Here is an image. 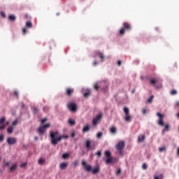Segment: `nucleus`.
<instances>
[{"label": "nucleus", "mask_w": 179, "mask_h": 179, "mask_svg": "<svg viewBox=\"0 0 179 179\" xmlns=\"http://www.w3.org/2000/svg\"><path fill=\"white\" fill-rule=\"evenodd\" d=\"M5 121H6V119L5 118V117H2L0 119V129H1V131H2V129H5V127H6V125H5Z\"/></svg>", "instance_id": "11"}, {"label": "nucleus", "mask_w": 179, "mask_h": 179, "mask_svg": "<svg viewBox=\"0 0 179 179\" xmlns=\"http://www.w3.org/2000/svg\"><path fill=\"white\" fill-rule=\"evenodd\" d=\"M68 165H69L68 162H63V163L60 164L59 169L61 170H65V169H66V167H68Z\"/></svg>", "instance_id": "16"}, {"label": "nucleus", "mask_w": 179, "mask_h": 179, "mask_svg": "<svg viewBox=\"0 0 179 179\" xmlns=\"http://www.w3.org/2000/svg\"><path fill=\"white\" fill-rule=\"evenodd\" d=\"M177 153H178V156H179V148H178V152H177Z\"/></svg>", "instance_id": "59"}, {"label": "nucleus", "mask_w": 179, "mask_h": 179, "mask_svg": "<svg viewBox=\"0 0 179 179\" xmlns=\"http://www.w3.org/2000/svg\"><path fill=\"white\" fill-rule=\"evenodd\" d=\"M8 19L11 22H15V20H16V16H15L13 15H10L8 16Z\"/></svg>", "instance_id": "24"}, {"label": "nucleus", "mask_w": 179, "mask_h": 179, "mask_svg": "<svg viewBox=\"0 0 179 179\" xmlns=\"http://www.w3.org/2000/svg\"><path fill=\"white\" fill-rule=\"evenodd\" d=\"M164 176H163V174L154 176V179H164Z\"/></svg>", "instance_id": "23"}, {"label": "nucleus", "mask_w": 179, "mask_h": 179, "mask_svg": "<svg viewBox=\"0 0 179 179\" xmlns=\"http://www.w3.org/2000/svg\"><path fill=\"white\" fill-rule=\"evenodd\" d=\"M101 84L103 85V90H107L108 83L107 82L103 81V82L101 83Z\"/></svg>", "instance_id": "29"}, {"label": "nucleus", "mask_w": 179, "mask_h": 179, "mask_svg": "<svg viewBox=\"0 0 179 179\" xmlns=\"http://www.w3.org/2000/svg\"><path fill=\"white\" fill-rule=\"evenodd\" d=\"M116 174L117 175V176H120V174H121V169H117V172H116Z\"/></svg>", "instance_id": "46"}, {"label": "nucleus", "mask_w": 179, "mask_h": 179, "mask_svg": "<svg viewBox=\"0 0 179 179\" xmlns=\"http://www.w3.org/2000/svg\"><path fill=\"white\" fill-rule=\"evenodd\" d=\"M25 27H27V28H28V29H31V27H33V24L31 23V22L27 21V22H26Z\"/></svg>", "instance_id": "21"}, {"label": "nucleus", "mask_w": 179, "mask_h": 179, "mask_svg": "<svg viewBox=\"0 0 179 179\" xmlns=\"http://www.w3.org/2000/svg\"><path fill=\"white\" fill-rule=\"evenodd\" d=\"M171 94H172V96H174L175 94H177V90H172V91L171 92Z\"/></svg>", "instance_id": "38"}, {"label": "nucleus", "mask_w": 179, "mask_h": 179, "mask_svg": "<svg viewBox=\"0 0 179 179\" xmlns=\"http://www.w3.org/2000/svg\"><path fill=\"white\" fill-rule=\"evenodd\" d=\"M24 18H25V19H29V15H27V14H26V15H24Z\"/></svg>", "instance_id": "55"}, {"label": "nucleus", "mask_w": 179, "mask_h": 179, "mask_svg": "<svg viewBox=\"0 0 179 179\" xmlns=\"http://www.w3.org/2000/svg\"><path fill=\"white\" fill-rule=\"evenodd\" d=\"M27 28L25 27L23 29H22V33L23 34H27Z\"/></svg>", "instance_id": "39"}, {"label": "nucleus", "mask_w": 179, "mask_h": 179, "mask_svg": "<svg viewBox=\"0 0 179 179\" xmlns=\"http://www.w3.org/2000/svg\"><path fill=\"white\" fill-rule=\"evenodd\" d=\"M32 110H33L34 114H37V113H38V108H37L36 107H34L32 108Z\"/></svg>", "instance_id": "34"}, {"label": "nucleus", "mask_w": 179, "mask_h": 179, "mask_svg": "<svg viewBox=\"0 0 179 179\" xmlns=\"http://www.w3.org/2000/svg\"><path fill=\"white\" fill-rule=\"evenodd\" d=\"M73 94V89L69 88V89L66 90L67 96H72Z\"/></svg>", "instance_id": "19"}, {"label": "nucleus", "mask_w": 179, "mask_h": 179, "mask_svg": "<svg viewBox=\"0 0 179 179\" xmlns=\"http://www.w3.org/2000/svg\"><path fill=\"white\" fill-rule=\"evenodd\" d=\"M50 124L49 123L40 127L38 129L39 135H43V134L45 132V129H47V128H50Z\"/></svg>", "instance_id": "8"}, {"label": "nucleus", "mask_w": 179, "mask_h": 179, "mask_svg": "<svg viewBox=\"0 0 179 179\" xmlns=\"http://www.w3.org/2000/svg\"><path fill=\"white\" fill-rule=\"evenodd\" d=\"M94 87L95 90H99V89H100V86L97 83L94 84Z\"/></svg>", "instance_id": "35"}, {"label": "nucleus", "mask_w": 179, "mask_h": 179, "mask_svg": "<svg viewBox=\"0 0 179 179\" xmlns=\"http://www.w3.org/2000/svg\"><path fill=\"white\" fill-rule=\"evenodd\" d=\"M91 145L92 141L90 140H87L85 147L87 148V150H90V149H92Z\"/></svg>", "instance_id": "18"}, {"label": "nucleus", "mask_w": 179, "mask_h": 179, "mask_svg": "<svg viewBox=\"0 0 179 179\" xmlns=\"http://www.w3.org/2000/svg\"><path fill=\"white\" fill-rule=\"evenodd\" d=\"M90 96V91L84 93V97H89Z\"/></svg>", "instance_id": "36"}, {"label": "nucleus", "mask_w": 179, "mask_h": 179, "mask_svg": "<svg viewBox=\"0 0 179 179\" xmlns=\"http://www.w3.org/2000/svg\"><path fill=\"white\" fill-rule=\"evenodd\" d=\"M38 164H40V166H42V164H44V163H45V159L41 158L38 159Z\"/></svg>", "instance_id": "27"}, {"label": "nucleus", "mask_w": 179, "mask_h": 179, "mask_svg": "<svg viewBox=\"0 0 179 179\" xmlns=\"http://www.w3.org/2000/svg\"><path fill=\"white\" fill-rule=\"evenodd\" d=\"M69 124H70V125H76V122L75 121V120L73 119H70L69 120Z\"/></svg>", "instance_id": "28"}, {"label": "nucleus", "mask_w": 179, "mask_h": 179, "mask_svg": "<svg viewBox=\"0 0 179 179\" xmlns=\"http://www.w3.org/2000/svg\"><path fill=\"white\" fill-rule=\"evenodd\" d=\"M122 64V62H121V60H119L118 62H117V65L119 66H121V64Z\"/></svg>", "instance_id": "50"}, {"label": "nucleus", "mask_w": 179, "mask_h": 179, "mask_svg": "<svg viewBox=\"0 0 179 179\" xmlns=\"http://www.w3.org/2000/svg\"><path fill=\"white\" fill-rule=\"evenodd\" d=\"M16 142H17V140H16V138L15 137H8L7 138V143L8 145H15Z\"/></svg>", "instance_id": "12"}, {"label": "nucleus", "mask_w": 179, "mask_h": 179, "mask_svg": "<svg viewBox=\"0 0 179 179\" xmlns=\"http://www.w3.org/2000/svg\"><path fill=\"white\" fill-rule=\"evenodd\" d=\"M96 156H99V157H100V156H101V151H98L96 153Z\"/></svg>", "instance_id": "45"}, {"label": "nucleus", "mask_w": 179, "mask_h": 179, "mask_svg": "<svg viewBox=\"0 0 179 179\" xmlns=\"http://www.w3.org/2000/svg\"><path fill=\"white\" fill-rule=\"evenodd\" d=\"M57 16H59V13H57Z\"/></svg>", "instance_id": "63"}, {"label": "nucleus", "mask_w": 179, "mask_h": 179, "mask_svg": "<svg viewBox=\"0 0 179 179\" xmlns=\"http://www.w3.org/2000/svg\"><path fill=\"white\" fill-rule=\"evenodd\" d=\"M132 29V26H131V24L125 22L123 23V27L120 29L119 31V34L120 36H124L125 34V31H130V30Z\"/></svg>", "instance_id": "3"}, {"label": "nucleus", "mask_w": 179, "mask_h": 179, "mask_svg": "<svg viewBox=\"0 0 179 179\" xmlns=\"http://www.w3.org/2000/svg\"><path fill=\"white\" fill-rule=\"evenodd\" d=\"M19 122L17 120H15L14 122H13V125H17V123Z\"/></svg>", "instance_id": "48"}, {"label": "nucleus", "mask_w": 179, "mask_h": 179, "mask_svg": "<svg viewBox=\"0 0 179 179\" xmlns=\"http://www.w3.org/2000/svg\"><path fill=\"white\" fill-rule=\"evenodd\" d=\"M96 55H97L102 62L106 59V56H104V54L101 52H96Z\"/></svg>", "instance_id": "15"}, {"label": "nucleus", "mask_w": 179, "mask_h": 179, "mask_svg": "<svg viewBox=\"0 0 179 179\" xmlns=\"http://www.w3.org/2000/svg\"><path fill=\"white\" fill-rule=\"evenodd\" d=\"M76 135V132L75 131H73L71 136V138H75Z\"/></svg>", "instance_id": "41"}, {"label": "nucleus", "mask_w": 179, "mask_h": 179, "mask_svg": "<svg viewBox=\"0 0 179 179\" xmlns=\"http://www.w3.org/2000/svg\"><path fill=\"white\" fill-rule=\"evenodd\" d=\"M67 108L71 113H76L78 111V105L75 102H70L67 103Z\"/></svg>", "instance_id": "4"}, {"label": "nucleus", "mask_w": 179, "mask_h": 179, "mask_svg": "<svg viewBox=\"0 0 179 179\" xmlns=\"http://www.w3.org/2000/svg\"><path fill=\"white\" fill-rule=\"evenodd\" d=\"M143 170H146V169H148V165H146L145 163L143 164Z\"/></svg>", "instance_id": "43"}, {"label": "nucleus", "mask_w": 179, "mask_h": 179, "mask_svg": "<svg viewBox=\"0 0 179 179\" xmlns=\"http://www.w3.org/2000/svg\"><path fill=\"white\" fill-rule=\"evenodd\" d=\"M175 106L179 108V101H176Z\"/></svg>", "instance_id": "53"}, {"label": "nucleus", "mask_w": 179, "mask_h": 179, "mask_svg": "<svg viewBox=\"0 0 179 179\" xmlns=\"http://www.w3.org/2000/svg\"><path fill=\"white\" fill-rule=\"evenodd\" d=\"M103 118V115L101 113H99L95 117L93 118L92 120V125H97L99 124V121Z\"/></svg>", "instance_id": "10"}, {"label": "nucleus", "mask_w": 179, "mask_h": 179, "mask_svg": "<svg viewBox=\"0 0 179 179\" xmlns=\"http://www.w3.org/2000/svg\"><path fill=\"white\" fill-rule=\"evenodd\" d=\"M105 156L107 157L106 160V164H111L113 163V157L111 156V152L109 150L105 151Z\"/></svg>", "instance_id": "6"}, {"label": "nucleus", "mask_w": 179, "mask_h": 179, "mask_svg": "<svg viewBox=\"0 0 179 179\" xmlns=\"http://www.w3.org/2000/svg\"><path fill=\"white\" fill-rule=\"evenodd\" d=\"M110 131L111 134H117V127H110Z\"/></svg>", "instance_id": "25"}, {"label": "nucleus", "mask_w": 179, "mask_h": 179, "mask_svg": "<svg viewBox=\"0 0 179 179\" xmlns=\"http://www.w3.org/2000/svg\"><path fill=\"white\" fill-rule=\"evenodd\" d=\"M177 117H178V118H179V112L177 113Z\"/></svg>", "instance_id": "61"}, {"label": "nucleus", "mask_w": 179, "mask_h": 179, "mask_svg": "<svg viewBox=\"0 0 179 179\" xmlns=\"http://www.w3.org/2000/svg\"><path fill=\"white\" fill-rule=\"evenodd\" d=\"M17 169V165L16 164H14L12 165V166L10 169V171L11 173H13V171H15V170Z\"/></svg>", "instance_id": "20"}, {"label": "nucleus", "mask_w": 179, "mask_h": 179, "mask_svg": "<svg viewBox=\"0 0 179 179\" xmlns=\"http://www.w3.org/2000/svg\"><path fill=\"white\" fill-rule=\"evenodd\" d=\"M82 166L85 171H87L88 173L92 170V165L89 164L86 161H82Z\"/></svg>", "instance_id": "9"}, {"label": "nucleus", "mask_w": 179, "mask_h": 179, "mask_svg": "<svg viewBox=\"0 0 179 179\" xmlns=\"http://www.w3.org/2000/svg\"><path fill=\"white\" fill-rule=\"evenodd\" d=\"M74 166H78V162H74Z\"/></svg>", "instance_id": "57"}, {"label": "nucleus", "mask_w": 179, "mask_h": 179, "mask_svg": "<svg viewBox=\"0 0 179 179\" xmlns=\"http://www.w3.org/2000/svg\"><path fill=\"white\" fill-rule=\"evenodd\" d=\"M146 113H148V110H146V108H143V114H146Z\"/></svg>", "instance_id": "49"}, {"label": "nucleus", "mask_w": 179, "mask_h": 179, "mask_svg": "<svg viewBox=\"0 0 179 179\" xmlns=\"http://www.w3.org/2000/svg\"><path fill=\"white\" fill-rule=\"evenodd\" d=\"M8 124H9V122H7L6 123V124H5V125H8Z\"/></svg>", "instance_id": "62"}, {"label": "nucleus", "mask_w": 179, "mask_h": 179, "mask_svg": "<svg viewBox=\"0 0 179 179\" xmlns=\"http://www.w3.org/2000/svg\"><path fill=\"white\" fill-rule=\"evenodd\" d=\"M3 139H4L3 135H0V142H2V141H3Z\"/></svg>", "instance_id": "47"}, {"label": "nucleus", "mask_w": 179, "mask_h": 179, "mask_svg": "<svg viewBox=\"0 0 179 179\" xmlns=\"http://www.w3.org/2000/svg\"><path fill=\"white\" fill-rule=\"evenodd\" d=\"M47 122V118H44L41 120V124L42 125H44V124H45V122Z\"/></svg>", "instance_id": "42"}, {"label": "nucleus", "mask_w": 179, "mask_h": 179, "mask_svg": "<svg viewBox=\"0 0 179 179\" xmlns=\"http://www.w3.org/2000/svg\"><path fill=\"white\" fill-rule=\"evenodd\" d=\"M0 15H1V17H6V15L5 13L3 12V11H1V12L0 13Z\"/></svg>", "instance_id": "40"}, {"label": "nucleus", "mask_w": 179, "mask_h": 179, "mask_svg": "<svg viewBox=\"0 0 179 179\" xmlns=\"http://www.w3.org/2000/svg\"><path fill=\"white\" fill-rule=\"evenodd\" d=\"M124 113L125 114L124 121H126V122H131V120H132V116L129 115V108H128L127 107L124 108Z\"/></svg>", "instance_id": "5"}, {"label": "nucleus", "mask_w": 179, "mask_h": 179, "mask_svg": "<svg viewBox=\"0 0 179 179\" xmlns=\"http://www.w3.org/2000/svg\"><path fill=\"white\" fill-rule=\"evenodd\" d=\"M131 93H135V90H133L132 91H131Z\"/></svg>", "instance_id": "60"}, {"label": "nucleus", "mask_w": 179, "mask_h": 179, "mask_svg": "<svg viewBox=\"0 0 179 179\" xmlns=\"http://www.w3.org/2000/svg\"><path fill=\"white\" fill-rule=\"evenodd\" d=\"M157 115L159 117L158 125L160 127H164L162 129V134H164V132H169L170 131V125L169 124L164 125V115L157 113Z\"/></svg>", "instance_id": "1"}, {"label": "nucleus", "mask_w": 179, "mask_h": 179, "mask_svg": "<svg viewBox=\"0 0 179 179\" xmlns=\"http://www.w3.org/2000/svg\"><path fill=\"white\" fill-rule=\"evenodd\" d=\"M4 164H5V166H6V167H8V166H9V164H10V162H6Z\"/></svg>", "instance_id": "52"}, {"label": "nucleus", "mask_w": 179, "mask_h": 179, "mask_svg": "<svg viewBox=\"0 0 179 179\" xmlns=\"http://www.w3.org/2000/svg\"><path fill=\"white\" fill-rule=\"evenodd\" d=\"M125 148V143L124 141H120L116 145V149L118 150L120 155H122V149Z\"/></svg>", "instance_id": "7"}, {"label": "nucleus", "mask_w": 179, "mask_h": 179, "mask_svg": "<svg viewBox=\"0 0 179 179\" xmlns=\"http://www.w3.org/2000/svg\"><path fill=\"white\" fill-rule=\"evenodd\" d=\"M60 141H62V139H68L69 138V136L68 134H63L62 136H59Z\"/></svg>", "instance_id": "26"}, {"label": "nucleus", "mask_w": 179, "mask_h": 179, "mask_svg": "<svg viewBox=\"0 0 179 179\" xmlns=\"http://www.w3.org/2000/svg\"><path fill=\"white\" fill-rule=\"evenodd\" d=\"M34 139H35V141H38V138L37 136H35Z\"/></svg>", "instance_id": "58"}, {"label": "nucleus", "mask_w": 179, "mask_h": 179, "mask_svg": "<svg viewBox=\"0 0 179 179\" xmlns=\"http://www.w3.org/2000/svg\"><path fill=\"white\" fill-rule=\"evenodd\" d=\"M26 166H27V164L26 163H23V164H22L21 165H20V167H26Z\"/></svg>", "instance_id": "51"}, {"label": "nucleus", "mask_w": 179, "mask_h": 179, "mask_svg": "<svg viewBox=\"0 0 179 179\" xmlns=\"http://www.w3.org/2000/svg\"><path fill=\"white\" fill-rule=\"evenodd\" d=\"M166 147H159V152H166Z\"/></svg>", "instance_id": "31"}, {"label": "nucleus", "mask_w": 179, "mask_h": 179, "mask_svg": "<svg viewBox=\"0 0 179 179\" xmlns=\"http://www.w3.org/2000/svg\"><path fill=\"white\" fill-rule=\"evenodd\" d=\"M93 65H94V66H96V65H99V62H94L93 63Z\"/></svg>", "instance_id": "54"}, {"label": "nucleus", "mask_w": 179, "mask_h": 179, "mask_svg": "<svg viewBox=\"0 0 179 179\" xmlns=\"http://www.w3.org/2000/svg\"><path fill=\"white\" fill-rule=\"evenodd\" d=\"M98 139H101V136H103V132L100 131L96 135Z\"/></svg>", "instance_id": "33"}, {"label": "nucleus", "mask_w": 179, "mask_h": 179, "mask_svg": "<svg viewBox=\"0 0 179 179\" xmlns=\"http://www.w3.org/2000/svg\"><path fill=\"white\" fill-rule=\"evenodd\" d=\"M63 159H67V157H69V154L68 153H64L62 155Z\"/></svg>", "instance_id": "37"}, {"label": "nucleus", "mask_w": 179, "mask_h": 179, "mask_svg": "<svg viewBox=\"0 0 179 179\" xmlns=\"http://www.w3.org/2000/svg\"><path fill=\"white\" fill-rule=\"evenodd\" d=\"M14 96H15V97H18L19 93L17 92V91H15V92H14Z\"/></svg>", "instance_id": "44"}, {"label": "nucleus", "mask_w": 179, "mask_h": 179, "mask_svg": "<svg viewBox=\"0 0 179 179\" xmlns=\"http://www.w3.org/2000/svg\"><path fill=\"white\" fill-rule=\"evenodd\" d=\"M90 131V127H89L88 124L85 125L84 128L83 129V132H89Z\"/></svg>", "instance_id": "22"}, {"label": "nucleus", "mask_w": 179, "mask_h": 179, "mask_svg": "<svg viewBox=\"0 0 179 179\" xmlns=\"http://www.w3.org/2000/svg\"><path fill=\"white\" fill-rule=\"evenodd\" d=\"M92 174H97L98 173H100V166H96V168L92 167V169L90 171Z\"/></svg>", "instance_id": "13"}, {"label": "nucleus", "mask_w": 179, "mask_h": 179, "mask_svg": "<svg viewBox=\"0 0 179 179\" xmlns=\"http://www.w3.org/2000/svg\"><path fill=\"white\" fill-rule=\"evenodd\" d=\"M22 108H24V103H22Z\"/></svg>", "instance_id": "56"}, {"label": "nucleus", "mask_w": 179, "mask_h": 179, "mask_svg": "<svg viewBox=\"0 0 179 179\" xmlns=\"http://www.w3.org/2000/svg\"><path fill=\"white\" fill-rule=\"evenodd\" d=\"M157 83H159V80L157 78L150 79V85L152 86H156Z\"/></svg>", "instance_id": "14"}, {"label": "nucleus", "mask_w": 179, "mask_h": 179, "mask_svg": "<svg viewBox=\"0 0 179 179\" xmlns=\"http://www.w3.org/2000/svg\"><path fill=\"white\" fill-rule=\"evenodd\" d=\"M50 142L53 146H57L58 142H61L59 133L58 131H50Z\"/></svg>", "instance_id": "2"}, {"label": "nucleus", "mask_w": 179, "mask_h": 179, "mask_svg": "<svg viewBox=\"0 0 179 179\" xmlns=\"http://www.w3.org/2000/svg\"><path fill=\"white\" fill-rule=\"evenodd\" d=\"M7 132H8V134H12L13 132V127H9L7 129Z\"/></svg>", "instance_id": "30"}, {"label": "nucleus", "mask_w": 179, "mask_h": 179, "mask_svg": "<svg viewBox=\"0 0 179 179\" xmlns=\"http://www.w3.org/2000/svg\"><path fill=\"white\" fill-rule=\"evenodd\" d=\"M153 99H155V96L152 95L148 99H147L148 103H152Z\"/></svg>", "instance_id": "32"}, {"label": "nucleus", "mask_w": 179, "mask_h": 179, "mask_svg": "<svg viewBox=\"0 0 179 179\" xmlns=\"http://www.w3.org/2000/svg\"><path fill=\"white\" fill-rule=\"evenodd\" d=\"M145 139H146V136H145V134L140 135L138 137V142H144Z\"/></svg>", "instance_id": "17"}]
</instances>
